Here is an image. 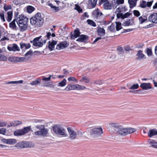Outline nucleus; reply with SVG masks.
<instances>
[{"label":"nucleus","instance_id":"f257e3e1","mask_svg":"<svg viewBox=\"0 0 157 157\" xmlns=\"http://www.w3.org/2000/svg\"><path fill=\"white\" fill-rule=\"evenodd\" d=\"M44 21V19L39 13H37L30 18V24L35 28H38L42 26Z\"/></svg>","mask_w":157,"mask_h":157},{"label":"nucleus","instance_id":"f03ea898","mask_svg":"<svg viewBox=\"0 0 157 157\" xmlns=\"http://www.w3.org/2000/svg\"><path fill=\"white\" fill-rule=\"evenodd\" d=\"M21 31L23 32L26 30L28 27L27 22L28 19L22 14L19 15L16 20Z\"/></svg>","mask_w":157,"mask_h":157},{"label":"nucleus","instance_id":"7ed1b4c3","mask_svg":"<svg viewBox=\"0 0 157 157\" xmlns=\"http://www.w3.org/2000/svg\"><path fill=\"white\" fill-rule=\"evenodd\" d=\"M48 38L46 37L40 36L38 37L34 38L33 40L30 41V42L33 43L35 46L41 47L44 44H45Z\"/></svg>","mask_w":157,"mask_h":157},{"label":"nucleus","instance_id":"20e7f679","mask_svg":"<svg viewBox=\"0 0 157 157\" xmlns=\"http://www.w3.org/2000/svg\"><path fill=\"white\" fill-rule=\"evenodd\" d=\"M35 128L40 130L34 132V134L36 136L45 137L48 134L49 130L48 128H45V126L44 125H37L35 126Z\"/></svg>","mask_w":157,"mask_h":157},{"label":"nucleus","instance_id":"39448f33","mask_svg":"<svg viewBox=\"0 0 157 157\" xmlns=\"http://www.w3.org/2000/svg\"><path fill=\"white\" fill-rule=\"evenodd\" d=\"M52 129L56 134L66 137L67 135L66 133L65 129L61 127L59 125H55L52 127Z\"/></svg>","mask_w":157,"mask_h":157},{"label":"nucleus","instance_id":"423d86ee","mask_svg":"<svg viewBox=\"0 0 157 157\" xmlns=\"http://www.w3.org/2000/svg\"><path fill=\"white\" fill-rule=\"evenodd\" d=\"M102 13L98 9L94 10L92 13V17L95 21L101 23L103 20Z\"/></svg>","mask_w":157,"mask_h":157},{"label":"nucleus","instance_id":"0eeeda50","mask_svg":"<svg viewBox=\"0 0 157 157\" xmlns=\"http://www.w3.org/2000/svg\"><path fill=\"white\" fill-rule=\"evenodd\" d=\"M31 126L24 127L22 129H17L14 132L13 134L16 136L24 135L28 133L31 130Z\"/></svg>","mask_w":157,"mask_h":157},{"label":"nucleus","instance_id":"6e6552de","mask_svg":"<svg viewBox=\"0 0 157 157\" xmlns=\"http://www.w3.org/2000/svg\"><path fill=\"white\" fill-rule=\"evenodd\" d=\"M103 131L101 127L95 128L90 130V135L93 137H100Z\"/></svg>","mask_w":157,"mask_h":157},{"label":"nucleus","instance_id":"1a4fd4ad","mask_svg":"<svg viewBox=\"0 0 157 157\" xmlns=\"http://www.w3.org/2000/svg\"><path fill=\"white\" fill-rule=\"evenodd\" d=\"M30 143L29 142H20L17 143L15 145V147L19 148H24L28 147H31L30 146Z\"/></svg>","mask_w":157,"mask_h":157},{"label":"nucleus","instance_id":"9d476101","mask_svg":"<svg viewBox=\"0 0 157 157\" xmlns=\"http://www.w3.org/2000/svg\"><path fill=\"white\" fill-rule=\"evenodd\" d=\"M110 129L113 132H117L121 125L118 123L111 122L109 123Z\"/></svg>","mask_w":157,"mask_h":157},{"label":"nucleus","instance_id":"9b49d317","mask_svg":"<svg viewBox=\"0 0 157 157\" xmlns=\"http://www.w3.org/2000/svg\"><path fill=\"white\" fill-rule=\"evenodd\" d=\"M7 49L9 51H19L20 49L18 45L15 43L9 44L7 47Z\"/></svg>","mask_w":157,"mask_h":157},{"label":"nucleus","instance_id":"f8f14e48","mask_svg":"<svg viewBox=\"0 0 157 157\" xmlns=\"http://www.w3.org/2000/svg\"><path fill=\"white\" fill-rule=\"evenodd\" d=\"M148 20L152 23L157 24V13L151 14L148 17Z\"/></svg>","mask_w":157,"mask_h":157},{"label":"nucleus","instance_id":"ddd939ff","mask_svg":"<svg viewBox=\"0 0 157 157\" xmlns=\"http://www.w3.org/2000/svg\"><path fill=\"white\" fill-rule=\"evenodd\" d=\"M153 1L146 2V1L143 0L140 2L139 6L142 8H146L147 6L150 7L152 5Z\"/></svg>","mask_w":157,"mask_h":157},{"label":"nucleus","instance_id":"4468645a","mask_svg":"<svg viewBox=\"0 0 157 157\" xmlns=\"http://www.w3.org/2000/svg\"><path fill=\"white\" fill-rule=\"evenodd\" d=\"M67 129L70 136V138L71 140H73L75 139L77 136L76 132L72 130L70 127L68 128Z\"/></svg>","mask_w":157,"mask_h":157},{"label":"nucleus","instance_id":"2eb2a0df","mask_svg":"<svg viewBox=\"0 0 157 157\" xmlns=\"http://www.w3.org/2000/svg\"><path fill=\"white\" fill-rule=\"evenodd\" d=\"M127 131L126 128H124L123 126L121 125L117 131V133L120 135L124 136L126 135Z\"/></svg>","mask_w":157,"mask_h":157},{"label":"nucleus","instance_id":"dca6fc26","mask_svg":"<svg viewBox=\"0 0 157 157\" xmlns=\"http://www.w3.org/2000/svg\"><path fill=\"white\" fill-rule=\"evenodd\" d=\"M1 140L4 143L9 144H13L16 143L17 142L16 139H6L3 138Z\"/></svg>","mask_w":157,"mask_h":157},{"label":"nucleus","instance_id":"f3484780","mask_svg":"<svg viewBox=\"0 0 157 157\" xmlns=\"http://www.w3.org/2000/svg\"><path fill=\"white\" fill-rule=\"evenodd\" d=\"M68 46V44L66 41H63L59 43L56 46V49L61 50Z\"/></svg>","mask_w":157,"mask_h":157},{"label":"nucleus","instance_id":"a211bd4d","mask_svg":"<svg viewBox=\"0 0 157 157\" xmlns=\"http://www.w3.org/2000/svg\"><path fill=\"white\" fill-rule=\"evenodd\" d=\"M96 31L98 35L101 37L104 36L105 34L104 29L99 26L97 27Z\"/></svg>","mask_w":157,"mask_h":157},{"label":"nucleus","instance_id":"6ab92c4d","mask_svg":"<svg viewBox=\"0 0 157 157\" xmlns=\"http://www.w3.org/2000/svg\"><path fill=\"white\" fill-rule=\"evenodd\" d=\"M136 56H137L136 58V60H141L146 58L145 55L143 53V51L142 50H139L137 52Z\"/></svg>","mask_w":157,"mask_h":157},{"label":"nucleus","instance_id":"aec40b11","mask_svg":"<svg viewBox=\"0 0 157 157\" xmlns=\"http://www.w3.org/2000/svg\"><path fill=\"white\" fill-rule=\"evenodd\" d=\"M113 6V3H110L109 1L104 3L103 5L104 8L105 10H111Z\"/></svg>","mask_w":157,"mask_h":157},{"label":"nucleus","instance_id":"412c9836","mask_svg":"<svg viewBox=\"0 0 157 157\" xmlns=\"http://www.w3.org/2000/svg\"><path fill=\"white\" fill-rule=\"evenodd\" d=\"M79 37L76 40V41L80 42H86L88 39L87 36L85 35H80Z\"/></svg>","mask_w":157,"mask_h":157},{"label":"nucleus","instance_id":"4be33fe9","mask_svg":"<svg viewBox=\"0 0 157 157\" xmlns=\"http://www.w3.org/2000/svg\"><path fill=\"white\" fill-rule=\"evenodd\" d=\"M22 124V122L19 121H14L9 123L8 127H15L21 125Z\"/></svg>","mask_w":157,"mask_h":157},{"label":"nucleus","instance_id":"5701e85b","mask_svg":"<svg viewBox=\"0 0 157 157\" xmlns=\"http://www.w3.org/2000/svg\"><path fill=\"white\" fill-rule=\"evenodd\" d=\"M128 10L126 6L124 5L121 6L116 9V11L118 12L124 13Z\"/></svg>","mask_w":157,"mask_h":157},{"label":"nucleus","instance_id":"b1692460","mask_svg":"<svg viewBox=\"0 0 157 157\" xmlns=\"http://www.w3.org/2000/svg\"><path fill=\"white\" fill-rule=\"evenodd\" d=\"M140 87L143 89L145 90L150 89L152 88L151 84L150 83H141L140 85Z\"/></svg>","mask_w":157,"mask_h":157},{"label":"nucleus","instance_id":"393cba45","mask_svg":"<svg viewBox=\"0 0 157 157\" xmlns=\"http://www.w3.org/2000/svg\"><path fill=\"white\" fill-rule=\"evenodd\" d=\"M98 0H89L88 5L90 9L94 8L96 6Z\"/></svg>","mask_w":157,"mask_h":157},{"label":"nucleus","instance_id":"a878e982","mask_svg":"<svg viewBox=\"0 0 157 157\" xmlns=\"http://www.w3.org/2000/svg\"><path fill=\"white\" fill-rule=\"evenodd\" d=\"M148 142L150 145V147L153 148H157V142L154 140L149 139Z\"/></svg>","mask_w":157,"mask_h":157},{"label":"nucleus","instance_id":"bb28decb","mask_svg":"<svg viewBox=\"0 0 157 157\" xmlns=\"http://www.w3.org/2000/svg\"><path fill=\"white\" fill-rule=\"evenodd\" d=\"M48 43L49 44L48 45V48L51 51H52L53 50V48H54L55 45L56 44L57 41L53 40L52 42L49 41Z\"/></svg>","mask_w":157,"mask_h":157},{"label":"nucleus","instance_id":"cd10ccee","mask_svg":"<svg viewBox=\"0 0 157 157\" xmlns=\"http://www.w3.org/2000/svg\"><path fill=\"white\" fill-rule=\"evenodd\" d=\"M74 35H72L71 36L72 38H74L73 37L76 38L80 36V35L81 33L80 32L79 29L78 28H76L75 29L74 31Z\"/></svg>","mask_w":157,"mask_h":157},{"label":"nucleus","instance_id":"c85d7f7f","mask_svg":"<svg viewBox=\"0 0 157 157\" xmlns=\"http://www.w3.org/2000/svg\"><path fill=\"white\" fill-rule=\"evenodd\" d=\"M76 85H72L71 84H69L64 89V90L66 91H69L75 90Z\"/></svg>","mask_w":157,"mask_h":157},{"label":"nucleus","instance_id":"c756f323","mask_svg":"<svg viewBox=\"0 0 157 157\" xmlns=\"http://www.w3.org/2000/svg\"><path fill=\"white\" fill-rule=\"evenodd\" d=\"M16 20V19H14L9 24V27L13 30H17V27L15 23Z\"/></svg>","mask_w":157,"mask_h":157},{"label":"nucleus","instance_id":"7c9ffc66","mask_svg":"<svg viewBox=\"0 0 157 157\" xmlns=\"http://www.w3.org/2000/svg\"><path fill=\"white\" fill-rule=\"evenodd\" d=\"M156 135H157V130L155 129L149 130L148 133V136L150 137Z\"/></svg>","mask_w":157,"mask_h":157},{"label":"nucleus","instance_id":"2f4dec72","mask_svg":"<svg viewBox=\"0 0 157 157\" xmlns=\"http://www.w3.org/2000/svg\"><path fill=\"white\" fill-rule=\"evenodd\" d=\"M20 48L21 49L25 48L26 49L29 48L31 45L29 43H25L21 42L20 43Z\"/></svg>","mask_w":157,"mask_h":157},{"label":"nucleus","instance_id":"473e14b6","mask_svg":"<svg viewBox=\"0 0 157 157\" xmlns=\"http://www.w3.org/2000/svg\"><path fill=\"white\" fill-rule=\"evenodd\" d=\"M90 81V79L86 76H83L80 80V82L86 83H88Z\"/></svg>","mask_w":157,"mask_h":157},{"label":"nucleus","instance_id":"72a5a7b5","mask_svg":"<svg viewBox=\"0 0 157 157\" xmlns=\"http://www.w3.org/2000/svg\"><path fill=\"white\" fill-rule=\"evenodd\" d=\"M41 81V79L40 78H38L36 80L32 81L30 84L32 85H36L39 84Z\"/></svg>","mask_w":157,"mask_h":157},{"label":"nucleus","instance_id":"f704fd0d","mask_svg":"<svg viewBox=\"0 0 157 157\" xmlns=\"http://www.w3.org/2000/svg\"><path fill=\"white\" fill-rule=\"evenodd\" d=\"M143 17L140 16L139 17V22L140 24H142L144 23L145 21H147V17L146 16H144Z\"/></svg>","mask_w":157,"mask_h":157},{"label":"nucleus","instance_id":"c9c22d12","mask_svg":"<svg viewBox=\"0 0 157 157\" xmlns=\"http://www.w3.org/2000/svg\"><path fill=\"white\" fill-rule=\"evenodd\" d=\"M7 21L9 22L12 20L13 17V12L12 11H9L7 12Z\"/></svg>","mask_w":157,"mask_h":157},{"label":"nucleus","instance_id":"e433bc0d","mask_svg":"<svg viewBox=\"0 0 157 157\" xmlns=\"http://www.w3.org/2000/svg\"><path fill=\"white\" fill-rule=\"evenodd\" d=\"M126 135L128 134H131L133 133L136 131V129L133 128H126Z\"/></svg>","mask_w":157,"mask_h":157},{"label":"nucleus","instance_id":"4c0bfd02","mask_svg":"<svg viewBox=\"0 0 157 157\" xmlns=\"http://www.w3.org/2000/svg\"><path fill=\"white\" fill-rule=\"evenodd\" d=\"M67 81L65 79H64L63 80L58 83V86L63 87L65 86L66 84Z\"/></svg>","mask_w":157,"mask_h":157},{"label":"nucleus","instance_id":"58836bf2","mask_svg":"<svg viewBox=\"0 0 157 157\" xmlns=\"http://www.w3.org/2000/svg\"><path fill=\"white\" fill-rule=\"evenodd\" d=\"M17 62H25L27 60V59L25 56L23 57H17Z\"/></svg>","mask_w":157,"mask_h":157},{"label":"nucleus","instance_id":"ea45409f","mask_svg":"<svg viewBox=\"0 0 157 157\" xmlns=\"http://www.w3.org/2000/svg\"><path fill=\"white\" fill-rule=\"evenodd\" d=\"M17 57H10L8 58L9 60L13 63L17 62Z\"/></svg>","mask_w":157,"mask_h":157},{"label":"nucleus","instance_id":"a19ab883","mask_svg":"<svg viewBox=\"0 0 157 157\" xmlns=\"http://www.w3.org/2000/svg\"><path fill=\"white\" fill-rule=\"evenodd\" d=\"M88 24L93 27H96V25L95 23L92 20L88 19L87 20Z\"/></svg>","mask_w":157,"mask_h":157},{"label":"nucleus","instance_id":"79ce46f5","mask_svg":"<svg viewBox=\"0 0 157 157\" xmlns=\"http://www.w3.org/2000/svg\"><path fill=\"white\" fill-rule=\"evenodd\" d=\"M116 29L117 31H119L122 28L121 23L120 22H116Z\"/></svg>","mask_w":157,"mask_h":157},{"label":"nucleus","instance_id":"37998d69","mask_svg":"<svg viewBox=\"0 0 157 157\" xmlns=\"http://www.w3.org/2000/svg\"><path fill=\"white\" fill-rule=\"evenodd\" d=\"M35 9L33 7L29 6L27 7V10L29 13H31Z\"/></svg>","mask_w":157,"mask_h":157},{"label":"nucleus","instance_id":"c03bdc74","mask_svg":"<svg viewBox=\"0 0 157 157\" xmlns=\"http://www.w3.org/2000/svg\"><path fill=\"white\" fill-rule=\"evenodd\" d=\"M115 26L112 23L108 28V30H109L111 32H113L115 31Z\"/></svg>","mask_w":157,"mask_h":157},{"label":"nucleus","instance_id":"a18cd8bd","mask_svg":"<svg viewBox=\"0 0 157 157\" xmlns=\"http://www.w3.org/2000/svg\"><path fill=\"white\" fill-rule=\"evenodd\" d=\"M86 89V87L83 86L76 84L75 89L78 90H83Z\"/></svg>","mask_w":157,"mask_h":157},{"label":"nucleus","instance_id":"49530a36","mask_svg":"<svg viewBox=\"0 0 157 157\" xmlns=\"http://www.w3.org/2000/svg\"><path fill=\"white\" fill-rule=\"evenodd\" d=\"M112 21H105L103 19L102 21L100 23L102 25H109V24Z\"/></svg>","mask_w":157,"mask_h":157},{"label":"nucleus","instance_id":"de8ad7c7","mask_svg":"<svg viewBox=\"0 0 157 157\" xmlns=\"http://www.w3.org/2000/svg\"><path fill=\"white\" fill-rule=\"evenodd\" d=\"M123 13L121 12H118L117 14V18H121L122 19H124Z\"/></svg>","mask_w":157,"mask_h":157},{"label":"nucleus","instance_id":"09e8293b","mask_svg":"<svg viewBox=\"0 0 157 157\" xmlns=\"http://www.w3.org/2000/svg\"><path fill=\"white\" fill-rule=\"evenodd\" d=\"M23 82V81L22 80L18 81H10L9 82L7 83V84H17V83H22Z\"/></svg>","mask_w":157,"mask_h":157},{"label":"nucleus","instance_id":"8fccbe9b","mask_svg":"<svg viewBox=\"0 0 157 157\" xmlns=\"http://www.w3.org/2000/svg\"><path fill=\"white\" fill-rule=\"evenodd\" d=\"M2 50L0 49V53L2 52ZM7 59V57L5 56L0 54V60L5 61Z\"/></svg>","mask_w":157,"mask_h":157},{"label":"nucleus","instance_id":"3c124183","mask_svg":"<svg viewBox=\"0 0 157 157\" xmlns=\"http://www.w3.org/2000/svg\"><path fill=\"white\" fill-rule=\"evenodd\" d=\"M75 9L79 13H81L82 10L80 7L78 5H76L75 8Z\"/></svg>","mask_w":157,"mask_h":157},{"label":"nucleus","instance_id":"603ef678","mask_svg":"<svg viewBox=\"0 0 157 157\" xmlns=\"http://www.w3.org/2000/svg\"><path fill=\"white\" fill-rule=\"evenodd\" d=\"M11 5H4V9L5 11H7L8 10L11 9Z\"/></svg>","mask_w":157,"mask_h":157},{"label":"nucleus","instance_id":"864d4df0","mask_svg":"<svg viewBox=\"0 0 157 157\" xmlns=\"http://www.w3.org/2000/svg\"><path fill=\"white\" fill-rule=\"evenodd\" d=\"M133 13L134 15L136 17H139L140 15L139 11L136 10H135L133 11Z\"/></svg>","mask_w":157,"mask_h":157},{"label":"nucleus","instance_id":"5fc2aeb1","mask_svg":"<svg viewBox=\"0 0 157 157\" xmlns=\"http://www.w3.org/2000/svg\"><path fill=\"white\" fill-rule=\"evenodd\" d=\"M0 17L1 19L3 22L5 21V20L4 17V11L2 12H0Z\"/></svg>","mask_w":157,"mask_h":157},{"label":"nucleus","instance_id":"6e6d98bb","mask_svg":"<svg viewBox=\"0 0 157 157\" xmlns=\"http://www.w3.org/2000/svg\"><path fill=\"white\" fill-rule=\"evenodd\" d=\"M68 80L69 81H73L76 82H78L77 80L73 77H70L68 78Z\"/></svg>","mask_w":157,"mask_h":157},{"label":"nucleus","instance_id":"4d7b16f0","mask_svg":"<svg viewBox=\"0 0 157 157\" xmlns=\"http://www.w3.org/2000/svg\"><path fill=\"white\" fill-rule=\"evenodd\" d=\"M146 52L148 56H151L152 55V52L151 49L150 48H147Z\"/></svg>","mask_w":157,"mask_h":157},{"label":"nucleus","instance_id":"13d9d810","mask_svg":"<svg viewBox=\"0 0 157 157\" xmlns=\"http://www.w3.org/2000/svg\"><path fill=\"white\" fill-rule=\"evenodd\" d=\"M139 87V86L138 84H134L129 88V89H136L138 88Z\"/></svg>","mask_w":157,"mask_h":157},{"label":"nucleus","instance_id":"bf43d9fd","mask_svg":"<svg viewBox=\"0 0 157 157\" xmlns=\"http://www.w3.org/2000/svg\"><path fill=\"white\" fill-rule=\"evenodd\" d=\"M6 133V129L5 128H0V134L5 135Z\"/></svg>","mask_w":157,"mask_h":157},{"label":"nucleus","instance_id":"052dcab7","mask_svg":"<svg viewBox=\"0 0 157 157\" xmlns=\"http://www.w3.org/2000/svg\"><path fill=\"white\" fill-rule=\"evenodd\" d=\"M51 76H52L51 75H50L49 77H48V78H46L44 77H43L42 80L44 81H49L51 80Z\"/></svg>","mask_w":157,"mask_h":157},{"label":"nucleus","instance_id":"680f3d73","mask_svg":"<svg viewBox=\"0 0 157 157\" xmlns=\"http://www.w3.org/2000/svg\"><path fill=\"white\" fill-rule=\"evenodd\" d=\"M7 123L6 122L0 121V127L6 126V125Z\"/></svg>","mask_w":157,"mask_h":157},{"label":"nucleus","instance_id":"e2e57ef3","mask_svg":"<svg viewBox=\"0 0 157 157\" xmlns=\"http://www.w3.org/2000/svg\"><path fill=\"white\" fill-rule=\"evenodd\" d=\"M130 20L126 21L125 22L123 23V25L124 26H128L130 25Z\"/></svg>","mask_w":157,"mask_h":157},{"label":"nucleus","instance_id":"0e129e2a","mask_svg":"<svg viewBox=\"0 0 157 157\" xmlns=\"http://www.w3.org/2000/svg\"><path fill=\"white\" fill-rule=\"evenodd\" d=\"M132 13H129L128 12L125 13V14H123L124 19L128 17Z\"/></svg>","mask_w":157,"mask_h":157},{"label":"nucleus","instance_id":"69168bd1","mask_svg":"<svg viewBox=\"0 0 157 157\" xmlns=\"http://www.w3.org/2000/svg\"><path fill=\"white\" fill-rule=\"evenodd\" d=\"M124 2V0H117L116 3L118 5L123 4Z\"/></svg>","mask_w":157,"mask_h":157},{"label":"nucleus","instance_id":"338daca9","mask_svg":"<svg viewBox=\"0 0 157 157\" xmlns=\"http://www.w3.org/2000/svg\"><path fill=\"white\" fill-rule=\"evenodd\" d=\"M60 9L59 7H56L55 6H54L53 8L52 9V10L54 11L55 12H57Z\"/></svg>","mask_w":157,"mask_h":157},{"label":"nucleus","instance_id":"774afa93","mask_svg":"<svg viewBox=\"0 0 157 157\" xmlns=\"http://www.w3.org/2000/svg\"><path fill=\"white\" fill-rule=\"evenodd\" d=\"M63 74L65 75H67L69 74V72L68 71V70H67V69H63Z\"/></svg>","mask_w":157,"mask_h":157}]
</instances>
